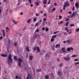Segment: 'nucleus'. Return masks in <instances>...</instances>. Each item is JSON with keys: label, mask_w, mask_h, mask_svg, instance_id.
Segmentation results:
<instances>
[{"label": "nucleus", "mask_w": 79, "mask_h": 79, "mask_svg": "<svg viewBox=\"0 0 79 79\" xmlns=\"http://www.w3.org/2000/svg\"><path fill=\"white\" fill-rule=\"evenodd\" d=\"M55 8H54L52 9V11H55Z\"/></svg>", "instance_id": "nucleus-53"}, {"label": "nucleus", "mask_w": 79, "mask_h": 79, "mask_svg": "<svg viewBox=\"0 0 79 79\" xmlns=\"http://www.w3.org/2000/svg\"><path fill=\"white\" fill-rule=\"evenodd\" d=\"M2 38H3V36H1V37H0V40L1 39H2Z\"/></svg>", "instance_id": "nucleus-57"}, {"label": "nucleus", "mask_w": 79, "mask_h": 79, "mask_svg": "<svg viewBox=\"0 0 79 79\" xmlns=\"http://www.w3.org/2000/svg\"><path fill=\"white\" fill-rule=\"evenodd\" d=\"M29 77L30 79H31L32 78V76L30 74H28L27 75V77L26 79H29Z\"/></svg>", "instance_id": "nucleus-5"}, {"label": "nucleus", "mask_w": 79, "mask_h": 79, "mask_svg": "<svg viewBox=\"0 0 79 79\" xmlns=\"http://www.w3.org/2000/svg\"><path fill=\"white\" fill-rule=\"evenodd\" d=\"M58 75L59 77L60 76V75H61V73H60V72L59 71L58 72Z\"/></svg>", "instance_id": "nucleus-32"}, {"label": "nucleus", "mask_w": 79, "mask_h": 79, "mask_svg": "<svg viewBox=\"0 0 79 79\" xmlns=\"http://www.w3.org/2000/svg\"><path fill=\"white\" fill-rule=\"evenodd\" d=\"M2 31L3 33V36L5 37V30H2Z\"/></svg>", "instance_id": "nucleus-13"}, {"label": "nucleus", "mask_w": 79, "mask_h": 79, "mask_svg": "<svg viewBox=\"0 0 79 79\" xmlns=\"http://www.w3.org/2000/svg\"><path fill=\"white\" fill-rule=\"evenodd\" d=\"M72 10H74L75 9H74V7H73V8H72Z\"/></svg>", "instance_id": "nucleus-64"}, {"label": "nucleus", "mask_w": 79, "mask_h": 79, "mask_svg": "<svg viewBox=\"0 0 79 79\" xmlns=\"http://www.w3.org/2000/svg\"><path fill=\"white\" fill-rule=\"evenodd\" d=\"M59 66L60 67H61V68H62L63 66V63H61V64H60Z\"/></svg>", "instance_id": "nucleus-26"}, {"label": "nucleus", "mask_w": 79, "mask_h": 79, "mask_svg": "<svg viewBox=\"0 0 79 79\" xmlns=\"http://www.w3.org/2000/svg\"><path fill=\"white\" fill-rule=\"evenodd\" d=\"M13 23L14 24H15L17 23V22H16V21L14 20H13Z\"/></svg>", "instance_id": "nucleus-23"}, {"label": "nucleus", "mask_w": 79, "mask_h": 79, "mask_svg": "<svg viewBox=\"0 0 79 79\" xmlns=\"http://www.w3.org/2000/svg\"><path fill=\"white\" fill-rule=\"evenodd\" d=\"M44 16H47V14H44Z\"/></svg>", "instance_id": "nucleus-63"}, {"label": "nucleus", "mask_w": 79, "mask_h": 79, "mask_svg": "<svg viewBox=\"0 0 79 79\" xmlns=\"http://www.w3.org/2000/svg\"><path fill=\"white\" fill-rule=\"evenodd\" d=\"M35 32H37V33H38V32H39V30L37 29L36 30H35Z\"/></svg>", "instance_id": "nucleus-29"}, {"label": "nucleus", "mask_w": 79, "mask_h": 79, "mask_svg": "<svg viewBox=\"0 0 79 79\" xmlns=\"http://www.w3.org/2000/svg\"><path fill=\"white\" fill-rule=\"evenodd\" d=\"M35 5L36 6H39V2H35Z\"/></svg>", "instance_id": "nucleus-16"}, {"label": "nucleus", "mask_w": 79, "mask_h": 79, "mask_svg": "<svg viewBox=\"0 0 79 79\" xmlns=\"http://www.w3.org/2000/svg\"><path fill=\"white\" fill-rule=\"evenodd\" d=\"M69 0L67 1L64 4V6H67V7H68V6H69Z\"/></svg>", "instance_id": "nucleus-3"}, {"label": "nucleus", "mask_w": 79, "mask_h": 79, "mask_svg": "<svg viewBox=\"0 0 79 79\" xmlns=\"http://www.w3.org/2000/svg\"><path fill=\"white\" fill-rule=\"evenodd\" d=\"M56 35H53L52 36V38H53H53H56Z\"/></svg>", "instance_id": "nucleus-27"}, {"label": "nucleus", "mask_w": 79, "mask_h": 79, "mask_svg": "<svg viewBox=\"0 0 79 79\" xmlns=\"http://www.w3.org/2000/svg\"><path fill=\"white\" fill-rule=\"evenodd\" d=\"M14 45L15 46V47H16V46H17V43H15L14 44Z\"/></svg>", "instance_id": "nucleus-44"}, {"label": "nucleus", "mask_w": 79, "mask_h": 79, "mask_svg": "<svg viewBox=\"0 0 79 79\" xmlns=\"http://www.w3.org/2000/svg\"><path fill=\"white\" fill-rule=\"evenodd\" d=\"M26 50H27V52H30V51L29 50V47H27L26 48Z\"/></svg>", "instance_id": "nucleus-17"}, {"label": "nucleus", "mask_w": 79, "mask_h": 79, "mask_svg": "<svg viewBox=\"0 0 79 79\" xmlns=\"http://www.w3.org/2000/svg\"><path fill=\"white\" fill-rule=\"evenodd\" d=\"M26 27H24L23 29V31H24V30H25L26 29Z\"/></svg>", "instance_id": "nucleus-62"}, {"label": "nucleus", "mask_w": 79, "mask_h": 79, "mask_svg": "<svg viewBox=\"0 0 79 79\" xmlns=\"http://www.w3.org/2000/svg\"><path fill=\"white\" fill-rule=\"evenodd\" d=\"M72 13V12L70 11L69 12V14H71Z\"/></svg>", "instance_id": "nucleus-52"}, {"label": "nucleus", "mask_w": 79, "mask_h": 79, "mask_svg": "<svg viewBox=\"0 0 79 79\" xmlns=\"http://www.w3.org/2000/svg\"><path fill=\"white\" fill-rule=\"evenodd\" d=\"M70 50H73V48L72 47L70 48Z\"/></svg>", "instance_id": "nucleus-45"}, {"label": "nucleus", "mask_w": 79, "mask_h": 79, "mask_svg": "<svg viewBox=\"0 0 79 79\" xmlns=\"http://www.w3.org/2000/svg\"><path fill=\"white\" fill-rule=\"evenodd\" d=\"M65 30L66 31L68 30V27H66L65 28Z\"/></svg>", "instance_id": "nucleus-35"}, {"label": "nucleus", "mask_w": 79, "mask_h": 79, "mask_svg": "<svg viewBox=\"0 0 79 79\" xmlns=\"http://www.w3.org/2000/svg\"><path fill=\"white\" fill-rule=\"evenodd\" d=\"M47 0H43V3L44 5H45L47 3Z\"/></svg>", "instance_id": "nucleus-15"}, {"label": "nucleus", "mask_w": 79, "mask_h": 79, "mask_svg": "<svg viewBox=\"0 0 79 79\" xmlns=\"http://www.w3.org/2000/svg\"><path fill=\"white\" fill-rule=\"evenodd\" d=\"M61 50L63 52V53H66V52L65 51V48H61Z\"/></svg>", "instance_id": "nucleus-9"}, {"label": "nucleus", "mask_w": 79, "mask_h": 79, "mask_svg": "<svg viewBox=\"0 0 79 79\" xmlns=\"http://www.w3.org/2000/svg\"><path fill=\"white\" fill-rule=\"evenodd\" d=\"M46 21V18H44L43 19V21Z\"/></svg>", "instance_id": "nucleus-50"}, {"label": "nucleus", "mask_w": 79, "mask_h": 79, "mask_svg": "<svg viewBox=\"0 0 79 79\" xmlns=\"http://www.w3.org/2000/svg\"><path fill=\"white\" fill-rule=\"evenodd\" d=\"M11 57V54H9L8 58V62L9 64H10V63H12L13 62V59H12Z\"/></svg>", "instance_id": "nucleus-1"}, {"label": "nucleus", "mask_w": 79, "mask_h": 79, "mask_svg": "<svg viewBox=\"0 0 79 79\" xmlns=\"http://www.w3.org/2000/svg\"><path fill=\"white\" fill-rule=\"evenodd\" d=\"M37 17H35V18L34 19H33V21L34 22H35L37 21Z\"/></svg>", "instance_id": "nucleus-24"}, {"label": "nucleus", "mask_w": 79, "mask_h": 79, "mask_svg": "<svg viewBox=\"0 0 79 79\" xmlns=\"http://www.w3.org/2000/svg\"><path fill=\"white\" fill-rule=\"evenodd\" d=\"M77 56V55H73L72 56V57H76Z\"/></svg>", "instance_id": "nucleus-31"}, {"label": "nucleus", "mask_w": 79, "mask_h": 79, "mask_svg": "<svg viewBox=\"0 0 79 79\" xmlns=\"http://www.w3.org/2000/svg\"><path fill=\"white\" fill-rule=\"evenodd\" d=\"M33 6V4H31L30 5V6L31 7H32V6Z\"/></svg>", "instance_id": "nucleus-59"}, {"label": "nucleus", "mask_w": 79, "mask_h": 79, "mask_svg": "<svg viewBox=\"0 0 79 79\" xmlns=\"http://www.w3.org/2000/svg\"><path fill=\"white\" fill-rule=\"evenodd\" d=\"M60 44H56V48H57V47L58 48L60 47Z\"/></svg>", "instance_id": "nucleus-18"}, {"label": "nucleus", "mask_w": 79, "mask_h": 79, "mask_svg": "<svg viewBox=\"0 0 79 79\" xmlns=\"http://www.w3.org/2000/svg\"><path fill=\"white\" fill-rule=\"evenodd\" d=\"M31 22V19H29L28 20H27V22L28 23H30Z\"/></svg>", "instance_id": "nucleus-28"}, {"label": "nucleus", "mask_w": 79, "mask_h": 79, "mask_svg": "<svg viewBox=\"0 0 79 79\" xmlns=\"http://www.w3.org/2000/svg\"><path fill=\"white\" fill-rule=\"evenodd\" d=\"M33 50H34V51H35V50H36V47H35L33 48Z\"/></svg>", "instance_id": "nucleus-43"}, {"label": "nucleus", "mask_w": 79, "mask_h": 79, "mask_svg": "<svg viewBox=\"0 0 79 79\" xmlns=\"http://www.w3.org/2000/svg\"><path fill=\"white\" fill-rule=\"evenodd\" d=\"M50 57V56L48 55V54L46 53V60H47L48 58Z\"/></svg>", "instance_id": "nucleus-10"}, {"label": "nucleus", "mask_w": 79, "mask_h": 79, "mask_svg": "<svg viewBox=\"0 0 79 79\" xmlns=\"http://www.w3.org/2000/svg\"><path fill=\"white\" fill-rule=\"evenodd\" d=\"M1 56H2L3 57H6L7 56V55H5L4 54H1Z\"/></svg>", "instance_id": "nucleus-14"}, {"label": "nucleus", "mask_w": 79, "mask_h": 79, "mask_svg": "<svg viewBox=\"0 0 79 79\" xmlns=\"http://www.w3.org/2000/svg\"><path fill=\"white\" fill-rule=\"evenodd\" d=\"M29 59L30 60H32L33 59V57L32 56H30Z\"/></svg>", "instance_id": "nucleus-11"}, {"label": "nucleus", "mask_w": 79, "mask_h": 79, "mask_svg": "<svg viewBox=\"0 0 79 79\" xmlns=\"http://www.w3.org/2000/svg\"><path fill=\"white\" fill-rule=\"evenodd\" d=\"M59 17L60 19H61L62 18V16H61L60 15L59 16Z\"/></svg>", "instance_id": "nucleus-41"}, {"label": "nucleus", "mask_w": 79, "mask_h": 79, "mask_svg": "<svg viewBox=\"0 0 79 79\" xmlns=\"http://www.w3.org/2000/svg\"><path fill=\"white\" fill-rule=\"evenodd\" d=\"M64 59L65 60V61H68L69 60H70V58H69V57L67 56V58L64 57Z\"/></svg>", "instance_id": "nucleus-6"}, {"label": "nucleus", "mask_w": 79, "mask_h": 79, "mask_svg": "<svg viewBox=\"0 0 79 79\" xmlns=\"http://www.w3.org/2000/svg\"><path fill=\"white\" fill-rule=\"evenodd\" d=\"M39 22L36 23L35 24V27H37V26H38V24H39Z\"/></svg>", "instance_id": "nucleus-21"}, {"label": "nucleus", "mask_w": 79, "mask_h": 79, "mask_svg": "<svg viewBox=\"0 0 79 79\" xmlns=\"http://www.w3.org/2000/svg\"><path fill=\"white\" fill-rule=\"evenodd\" d=\"M28 1L29 2L30 4H31V3H32V1H31V0H28Z\"/></svg>", "instance_id": "nucleus-37"}, {"label": "nucleus", "mask_w": 79, "mask_h": 79, "mask_svg": "<svg viewBox=\"0 0 79 79\" xmlns=\"http://www.w3.org/2000/svg\"><path fill=\"white\" fill-rule=\"evenodd\" d=\"M14 60H16V61H17L18 60V59H17V57L16 56H15L14 57Z\"/></svg>", "instance_id": "nucleus-22"}, {"label": "nucleus", "mask_w": 79, "mask_h": 79, "mask_svg": "<svg viewBox=\"0 0 79 79\" xmlns=\"http://www.w3.org/2000/svg\"><path fill=\"white\" fill-rule=\"evenodd\" d=\"M18 76H16L15 77V78L18 79Z\"/></svg>", "instance_id": "nucleus-58"}, {"label": "nucleus", "mask_w": 79, "mask_h": 79, "mask_svg": "<svg viewBox=\"0 0 79 79\" xmlns=\"http://www.w3.org/2000/svg\"><path fill=\"white\" fill-rule=\"evenodd\" d=\"M42 71V70L41 69H37L36 70L37 72H38V73H39V72H40Z\"/></svg>", "instance_id": "nucleus-19"}, {"label": "nucleus", "mask_w": 79, "mask_h": 79, "mask_svg": "<svg viewBox=\"0 0 79 79\" xmlns=\"http://www.w3.org/2000/svg\"><path fill=\"white\" fill-rule=\"evenodd\" d=\"M45 31L46 32H48V28H46Z\"/></svg>", "instance_id": "nucleus-25"}, {"label": "nucleus", "mask_w": 79, "mask_h": 79, "mask_svg": "<svg viewBox=\"0 0 79 79\" xmlns=\"http://www.w3.org/2000/svg\"><path fill=\"white\" fill-rule=\"evenodd\" d=\"M62 12H63V9H61L60 10V13H62Z\"/></svg>", "instance_id": "nucleus-56"}, {"label": "nucleus", "mask_w": 79, "mask_h": 79, "mask_svg": "<svg viewBox=\"0 0 79 79\" xmlns=\"http://www.w3.org/2000/svg\"><path fill=\"white\" fill-rule=\"evenodd\" d=\"M6 29H7V30H8V31H9L10 30V29L8 27H6Z\"/></svg>", "instance_id": "nucleus-49"}, {"label": "nucleus", "mask_w": 79, "mask_h": 79, "mask_svg": "<svg viewBox=\"0 0 79 79\" xmlns=\"http://www.w3.org/2000/svg\"><path fill=\"white\" fill-rule=\"evenodd\" d=\"M51 42H53L54 41V39L53 38H52L51 40Z\"/></svg>", "instance_id": "nucleus-36"}, {"label": "nucleus", "mask_w": 79, "mask_h": 79, "mask_svg": "<svg viewBox=\"0 0 79 79\" xmlns=\"http://www.w3.org/2000/svg\"><path fill=\"white\" fill-rule=\"evenodd\" d=\"M69 21V19H67L65 20V21Z\"/></svg>", "instance_id": "nucleus-39"}, {"label": "nucleus", "mask_w": 79, "mask_h": 79, "mask_svg": "<svg viewBox=\"0 0 79 79\" xmlns=\"http://www.w3.org/2000/svg\"><path fill=\"white\" fill-rule=\"evenodd\" d=\"M45 78L46 79H49V76L48 75H46L45 77Z\"/></svg>", "instance_id": "nucleus-20"}, {"label": "nucleus", "mask_w": 79, "mask_h": 79, "mask_svg": "<svg viewBox=\"0 0 79 79\" xmlns=\"http://www.w3.org/2000/svg\"><path fill=\"white\" fill-rule=\"evenodd\" d=\"M76 31L77 32H79V28L77 29Z\"/></svg>", "instance_id": "nucleus-40"}, {"label": "nucleus", "mask_w": 79, "mask_h": 79, "mask_svg": "<svg viewBox=\"0 0 79 79\" xmlns=\"http://www.w3.org/2000/svg\"><path fill=\"white\" fill-rule=\"evenodd\" d=\"M76 15V12H73L72 13V15H71V17H74Z\"/></svg>", "instance_id": "nucleus-7"}, {"label": "nucleus", "mask_w": 79, "mask_h": 79, "mask_svg": "<svg viewBox=\"0 0 79 79\" xmlns=\"http://www.w3.org/2000/svg\"><path fill=\"white\" fill-rule=\"evenodd\" d=\"M64 8H63V10H65V9H66V6H64Z\"/></svg>", "instance_id": "nucleus-38"}, {"label": "nucleus", "mask_w": 79, "mask_h": 79, "mask_svg": "<svg viewBox=\"0 0 79 79\" xmlns=\"http://www.w3.org/2000/svg\"><path fill=\"white\" fill-rule=\"evenodd\" d=\"M45 22L43 21L42 24H43V25H44L45 24Z\"/></svg>", "instance_id": "nucleus-42"}, {"label": "nucleus", "mask_w": 79, "mask_h": 79, "mask_svg": "<svg viewBox=\"0 0 79 79\" xmlns=\"http://www.w3.org/2000/svg\"><path fill=\"white\" fill-rule=\"evenodd\" d=\"M18 65L19 67H21V62H23V60H21L20 58H19L18 60Z\"/></svg>", "instance_id": "nucleus-2"}, {"label": "nucleus", "mask_w": 79, "mask_h": 79, "mask_svg": "<svg viewBox=\"0 0 79 79\" xmlns=\"http://www.w3.org/2000/svg\"><path fill=\"white\" fill-rule=\"evenodd\" d=\"M69 23H66V26H68V24H69Z\"/></svg>", "instance_id": "nucleus-54"}, {"label": "nucleus", "mask_w": 79, "mask_h": 79, "mask_svg": "<svg viewBox=\"0 0 79 79\" xmlns=\"http://www.w3.org/2000/svg\"><path fill=\"white\" fill-rule=\"evenodd\" d=\"M36 16H39V14H37L36 15Z\"/></svg>", "instance_id": "nucleus-60"}, {"label": "nucleus", "mask_w": 79, "mask_h": 79, "mask_svg": "<svg viewBox=\"0 0 79 79\" xmlns=\"http://www.w3.org/2000/svg\"><path fill=\"white\" fill-rule=\"evenodd\" d=\"M48 2H48V4H50V2H51V1H50V0H49V1H48Z\"/></svg>", "instance_id": "nucleus-46"}, {"label": "nucleus", "mask_w": 79, "mask_h": 79, "mask_svg": "<svg viewBox=\"0 0 79 79\" xmlns=\"http://www.w3.org/2000/svg\"><path fill=\"white\" fill-rule=\"evenodd\" d=\"M78 61V59H76L74 60L75 61Z\"/></svg>", "instance_id": "nucleus-55"}, {"label": "nucleus", "mask_w": 79, "mask_h": 79, "mask_svg": "<svg viewBox=\"0 0 79 79\" xmlns=\"http://www.w3.org/2000/svg\"><path fill=\"white\" fill-rule=\"evenodd\" d=\"M43 11H42V10L40 11V13H41V14H43Z\"/></svg>", "instance_id": "nucleus-51"}, {"label": "nucleus", "mask_w": 79, "mask_h": 79, "mask_svg": "<svg viewBox=\"0 0 79 79\" xmlns=\"http://www.w3.org/2000/svg\"><path fill=\"white\" fill-rule=\"evenodd\" d=\"M63 42L64 44H65V43H66V42H67V43H70V42H71V40L69 39L66 41H64Z\"/></svg>", "instance_id": "nucleus-4"}, {"label": "nucleus", "mask_w": 79, "mask_h": 79, "mask_svg": "<svg viewBox=\"0 0 79 79\" xmlns=\"http://www.w3.org/2000/svg\"><path fill=\"white\" fill-rule=\"evenodd\" d=\"M36 48L37 49V51H38V52H40V50L39 47H37Z\"/></svg>", "instance_id": "nucleus-12"}, {"label": "nucleus", "mask_w": 79, "mask_h": 79, "mask_svg": "<svg viewBox=\"0 0 79 79\" xmlns=\"http://www.w3.org/2000/svg\"><path fill=\"white\" fill-rule=\"evenodd\" d=\"M67 50L68 52H70V48H68L67 49Z\"/></svg>", "instance_id": "nucleus-30"}, {"label": "nucleus", "mask_w": 79, "mask_h": 79, "mask_svg": "<svg viewBox=\"0 0 79 79\" xmlns=\"http://www.w3.org/2000/svg\"><path fill=\"white\" fill-rule=\"evenodd\" d=\"M63 21H61L60 23H58V24H63Z\"/></svg>", "instance_id": "nucleus-33"}, {"label": "nucleus", "mask_w": 79, "mask_h": 79, "mask_svg": "<svg viewBox=\"0 0 79 79\" xmlns=\"http://www.w3.org/2000/svg\"><path fill=\"white\" fill-rule=\"evenodd\" d=\"M70 26L71 27L73 26V27H74V24H71L70 25Z\"/></svg>", "instance_id": "nucleus-34"}, {"label": "nucleus", "mask_w": 79, "mask_h": 79, "mask_svg": "<svg viewBox=\"0 0 79 79\" xmlns=\"http://www.w3.org/2000/svg\"><path fill=\"white\" fill-rule=\"evenodd\" d=\"M79 64V62L75 63V64Z\"/></svg>", "instance_id": "nucleus-48"}, {"label": "nucleus", "mask_w": 79, "mask_h": 79, "mask_svg": "<svg viewBox=\"0 0 79 79\" xmlns=\"http://www.w3.org/2000/svg\"><path fill=\"white\" fill-rule=\"evenodd\" d=\"M54 5H55V6H56L57 5V4H56V3H54Z\"/></svg>", "instance_id": "nucleus-47"}, {"label": "nucleus", "mask_w": 79, "mask_h": 79, "mask_svg": "<svg viewBox=\"0 0 79 79\" xmlns=\"http://www.w3.org/2000/svg\"><path fill=\"white\" fill-rule=\"evenodd\" d=\"M75 5L76 6V7L77 8V9H78L79 8V3L77 2L75 4Z\"/></svg>", "instance_id": "nucleus-8"}, {"label": "nucleus", "mask_w": 79, "mask_h": 79, "mask_svg": "<svg viewBox=\"0 0 79 79\" xmlns=\"http://www.w3.org/2000/svg\"><path fill=\"white\" fill-rule=\"evenodd\" d=\"M42 30H43V31H44V30H45V27H43V28H42Z\"/></svg>", "instance_id": "nucleus-61"}]
</instances>
